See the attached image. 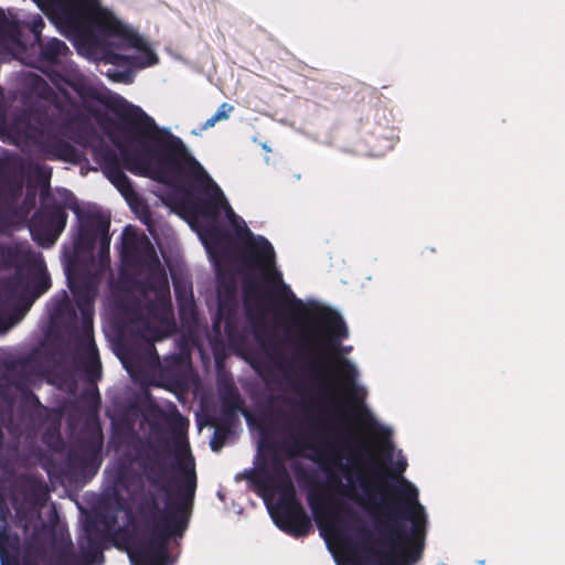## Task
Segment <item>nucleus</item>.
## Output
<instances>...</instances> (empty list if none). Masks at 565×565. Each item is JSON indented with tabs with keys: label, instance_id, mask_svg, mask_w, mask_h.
Returning a JSON list of instances; mask_svg holds the SVG:
<instances>
[{
	"label": "nucleus",
	"instance_id": "20e7f679",
	"mask_svg": "<svg viewBox=\"0 0 565 565\" xmlns=\"http://www.w3.org/2000/svg\"><path fill=\"white\" fill-rule=\"evenodd\" d=\"M262 492L274 522L287 532L301 534L303 512L295 500V489L286 473L279 471L277 480L264 486Z\"/></svg>",
	"mask_w": 565,
	"mask_h": 565
},
{
	"label": "nucleus",
	"instance_id": "39448f33",
	"mask_svg": "<svg viewBox=\"0 0 565 565\" xmlns=\"http://www.w3.org/2000/svg\"><path fill=\"white\" fill-rule=\"evenodd\" d=\"M196 479L194 472V463L192 459H186L183 462L179 481L180 508L175 520H173V524H167L164 530L166 536L182 533V531L184 530L185 510L194 495Z\"/></svg>",
	"mask_w": 565,
	"mask_h": 565
},
{
	"label": "nucleus",
	"instance_id": "7ed1b4c3",
	"mask_svg": "<svg viewBox=\"0 0 565 565\" xmlns=\"http://www.w3.org/2000/svg\"><path fill=\"white\" fill-rule=\"evenodd\" d=\"M93 62L143 68L158 63L152 44L102 0H33Z\"/></svg>",
	"mask_w": 565,
	"mask_h": 565
},
{
	"label": "nucleus",
	"instance_id": "9b49d317",
	"mask_svg": "<svg viewBox=\"0 0 565 565\" xmlns=\"http://www.w3.org/2000/svg\"><path fill=\"white\" fill-rule=\"evenodd\" d=\"M4 43L8 46V49L17 55L20 50V39H19V31L18 25L15 23L9 24L6 30V38Z\"/></svg>",
	"mask_w": 565,
	"mask_h": 565
},
{
	"label": "nucleus",
	"instance_id": "4468645a",
	"mask_svg": "<svg viewBox=\"0 0 565 565\" xmlns=\"http://www.w3.org/2000/svg\"><path fill=\"white\" fill-rule=\"evenodd\" d=\"M42 25H43V21L40 18L38 20H35L33 23V32L35 33L36 38L39 36V31L42 28Z\"/></svg>",
	"mask_w": 565,
	"mask_h": 565
},
{
	"label": "nucleus",
	"instance_id": "f8f14e48",
	"mask_svg": "<svg viewBox=\"0 0 565 565\" xmlns=\"http://www.w3.org/2000/svg\"><path fill=\"white\" fill-rule=\"evenodd\" d=\"M232 111L233 106L227 103H223L217 108L216 113L205 121L203 129L212 128L217 121L227 119Z\"/></svg>",
	"mask_w": 565,
	"mask_h": 565
},
{
	"label": "nucleus",
	"instance_id": "9d476101",
	"mask_svg": "<svg viewBox=\"0 0 565 565\" xmlns=\"http://www.w3.org/2000/svg\"><path fill=\"white\" fill-rule=\"evenodd\" d=\"M67 51L68 47L64 42L57 39H52L45 45L43 55L49 60H57L60 56H64Z\"/></svg>",
	"mask_w": 565,
	"mask_h": 565
},
{
	"label": "nucleus",
	"instance_id": "2eb2a0df",
	"mask_svg": "<svg viewBox=\"0 0 565 565\" xmlns=\"http://www.w3.org/2000/svg\"><path fill=\"white\" fill-rule=\"evenodd\" d=\"M89 225L88 224H83V232L87 233L89 231Z\"/></svg>",
	"mask_w": 565,
	"mask_h": 565
},
{
	"label": "nucleus",
	"instance_id": "f257e3e1",
	"mask_svg": "<svg viewBox=\"0 0 565 565\" xmlns=\"http://www.w3.org/2000/svg\"><path fill=\"white\" fill-rule=\"evenodd\" d=\"M347 335L338 312L316 311L308 338L321 394L335 419L358 438L331 484L334 501L315 505V518L337 565H411L422 555L426 511L417 488L401 477L407 461L391 441L392 429L363 404L358 370L339 352Z\"/></svg>",
	"mask_w": 565,
	"mask_h": 565
},
{
	"label": "nucleus",
	"instance_id": "423d86ee",
	"mask_svg": "<svg viewBox=\"0 0 565 565\" xmlns=\"http://www.w3.org/2000/svg\"><path fill=\"white\" fill-rule=\"evenodd\" d=\"M66 224V215L56 210L50 214H43L33 220L30 232L42 246H51L55 243Z\"/></svg>",
	"mask_w": 565,
	"mask_h": 565
},
{
	"label": "nucleus",
	"instance_id": "ddd939ff",
	"mask_svg": "<svg viewBox=\"0 0 565 565\" xmlns=\"http://www.w3.org/2000/svg\"><path fill=\"white\" fill-rule=\"evenodd\" d=\"M38 171H39L41 181L43 182V184H45L51 175V171L45 167H39Z\"/></svg>",
	"mask_w": 565,
	"mask_h": 565
},
{
	"label": "nucleus",
	"instance_id": "f3484780",
	"mask_svg": "<svg viewBox=\"0 0 565 565\" xmlns=\"http://www.w3.org/2000/svg\"><path fill=\"white\" fill-rule=\"evenodd\" d=\"M479 565H484V563H483V562H480V563H479Z\"/></svg>",
	"mask_w": 565,
	"mask_h": 565
},
{
	"label": "nucleus",
	"instance_id": "1a4fd4ad",
	"mask_svg": "<svg viewBox=\"0 0 565 565\" xmlns=\"http://www.w3.org/2000/svg\"><path fill=\"white\" fill-rule=\"evenodd\" d=\"M95 233L100 236V245L103 253L108 250L109 239L107 237V232L109 227V218L106 215L99 214L95 220L93 225Z\"/></svg>",
	"mask_w": 565,
	"mask_h": 565
},
{
	"label": "nucleus",
	"instance_id": "f03ea898",
	"mask_svg": "<svg viewBox=\"0 0 565 565\" xmlns=\"http://www.w3.org/2000/svg\"><path fill=\"white\" fill-rule=\"evenodd\" d=\"M56 86L68 99L74 100L73 93L84 104L96 99L108 111L121 119L125 125L124 140H118V146L129 171L163 183H180L183 177L195 183L204 196L202 207L194 211L195 218L198 222L202 218L207 225L204 230H198V233L211 256L214 257L217 249L215 223L223 214L234 233L241 238L248 239L250 256L271 292L285 300L292 298L290 288L275 267V252L271 244L262 236H252L245 221L233 211L222 189L188 152L179 138L160 130L139 107L119 96L97 92L82 76H75Z\"/></svg>",
	"mask_w": 565,
	"mask_h": 565
},
{
	"label": "nucleus",
	"instance_id": "dca6fc26",
	"mask_svg": "<svg viewBox=\"0 0 565 565\" xmlns=\"http://www.w3.org/2000/svg\"><path fill=\"white\" fill-rule=\"evenodd\" d=\"M130 232H131V228H129V227H127V228L125 230V234H126V235H129V234H130Z\"/></svg>",
	"mask_w": 565,
	"mask_h": 565
},
{
	"label": "nucleus",
	"instance_id": "0eeeda50",
	"mask_svg": "<svg viewBox=\"0 0 565 565\" xmlns=\"http://www.w3.org/2000/svg\"><path fill=\"white\" fill-rule=\"evenodd\" d=\"M129 557L137 565H162L163 552L161 548L156 552L146 551L141 553L131 551Z\"/></svg>",
	"mask_w": 565,
	"mask_h": 565
},
{
	"label": "nucleus",
	"instance_id": "6e6552de",
	"mask_svg": "<svg viewBox=\"0 0 565 565\" xmlns=\"http://www.w3.org/2000/svg\"><path fill=\"white\" fill-rule=\"evenodd\" d=\"M108 178H109L110 182L119 190V192L131 204L135 193L130 186L128 178L120 171L110 172Z\"/></svg>",
	"mask_w": 565,
	"mask_h": 565
}]
</instances>
